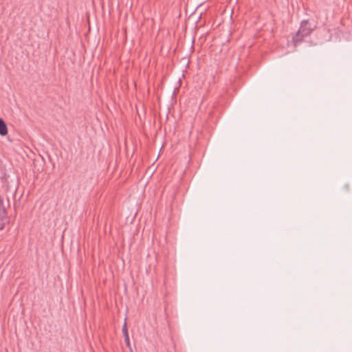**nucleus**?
<instances>
[{"mask_svg": "<svg viewBox=\"0 0 352 352\" xmlns=\"http://www.w3.org/2000/svg\"><path fill=\"white\" fill-rule=\"evenodd\" d=\"M314 28L310 25L308 21H302L300 28L296 35L293 37V41L295 45L302 41L303 37L309 36L313 31Z\"/></svg>", "mask_w": 352, "mask_h": 352, "instance_id": "1", "label": "nucleus"}, {"mask_svg": "<svg viewBox=\"0 0 352 352\" xmlns=\"http://www.w3.org/2000/svg\"><path fill=\"white\" fill-rule=\"evenodd\" d=\"M8 222V217L5 207L3 206V200L0 197V230H1Z\"/></svg>", "mask_w": 352, "mask_h": 352, "instance_id": "2", "label": "nucleus"}, {"mask_svg": "<svg viewBox=\"0 0 352 352\" xmlns=\"http://www.w3.org/2000/svg\"><path fill=\"white\" fill-rule=\"evenodd\" d=\"M8 133V128L5 122L0 118V135H6Z\"/></svg>", "mask_w": 352, "mask_h": 352, "instance_id": "3", "label": "nucleus"}, {"mask_svg": "<svg viewBox=\"0 0 352 352\" xmlns=\"http://www.w3.org/2000/svg\"><path fill=\"white\" fill-rule=\"evenodd\" d=\"M122 333L124 334V336H126V335H129L126 320L124 321V325L122 327Z\"/></svg>", "mask_w": 352, "mask_h": 352, "instance_id": "4", "label": "nucleus"}, {"mask_svg": "<svg viewBox=\"0 0 352 352\" xmlns=\"http://www.w3.org/2000/svg\"><path fill=\"white\" fill-rule=\"evenodd\" d=\"M124 340L127 344V346H129L130 344V342H129V335H126L124 336Z\"/></svg>", "mask_w": 352, "mask_h": 352, "instance_id": "5", "label": "nucleus"}]
</instances>
